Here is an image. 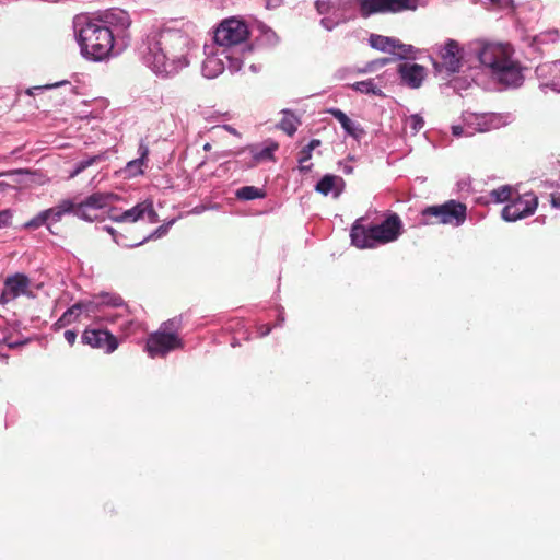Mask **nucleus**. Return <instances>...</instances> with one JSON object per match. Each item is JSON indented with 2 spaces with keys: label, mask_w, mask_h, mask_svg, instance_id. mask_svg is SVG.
Masks as SVG:
<instances>
[{
  "label": "nucleus",
  "mask_w": 560,
  "mask_h": 560,
  "mask_svg": "<svg viewBox=\"0 0 560 560\" xmlns=\"http://www.w3.org/2000/svg\"><path fill=\"white\" fill-rule=\"evenodd\" d=\"M510 121V116L497 113H466L464 115L465 125L471 129L467 135L475 132H487L506 126Z\"/></svg>",
  "instance_id": "obj_11"
},
{
  "label": "nucleus",
  "mask_w": 560,
  "mask_h": 560,
  "mask_svg": "<svg viewBox=\"0 0 560 560\" xmlns=\"http://www.w3.org/2000/svg\"><path fill=\"white\" fill-rule=\"evenodd\" d=\"M183 342L176 334L167 332L164 328L151 334L147 341V351L151 358L164 357L170 351L182 348Z\"/></svg>",
  "instance_id": "obj_12"
},
{
  "label": "nucleus",
  "mask_w": 560,
  "mask_h": 560,
  "mask_svg": "<svg viewBox=\"0 0 560 560\" xmlns=\"http://www.w3.org/2000/svg\"><path fill=\"white\" fill-rule=\"evenodd\" d=\"M405 124H406V127L409 128L413 135L417 133L424 126L423 118L419 115L409 116L406 119Z\"/></svg>",
  "instance_id": "obj_31"
},
{
  "label": "nucleus",
  "mask_w": 560,
  "mask_h": 560,
  "mask_svg": "<svg viewBox=\"0 0 560 560\" xmlns=\"http://www.w3.org/2000/svg\"><path fill=\"white\" fill-rule=\"evenodd\" d=\"M421 224H446L459 226L466 220V206L455 200H450L443 205L430 206L421 211Z\"/></svg>",
  "instance_id": "obj_9"
},
{
  "label": "nucleus",
  "mask_w": 560,
  "mask_h": 560,
  "mask_svg": "<svg viewBox=\"0 0 560 560\" xmlns=\"http://www.w3.org/2000/svg\"><path fill=\"white\" fill-rule=\"evenodd\" d=\"M277 149V145L266 147L261 150L253 151V158L256 162L269 160L272 158L273 151Z\"/></svg>",
  "instance_id": "obj_32"
},
{
  "label": "nucleus",
  "mask_w": 560,
  "mask_h": 560,
  "mask_svg": "<svg viewBox=\"0 0 560 560\" xmlns=\"http://www.w3.org/2000/svg\"><path fill=\"white\" fill-rule=\"evenodd\" d=\"M113 221L115 222H137L139 220H142L144 218H148V220L151 223L159 222V215L153 209V202L151 200H144L142 202L137 203L131 209H128L124 211L119 215H112L110 217Z\"/></svg>",
  "instance_id": "obj_14"
},
{
  "label": "nucleus",
  "mask_w": 560,
  "mask_h": 560,
  "mask_svg": "<svg viewBox=\"0 0 560 560\" xmlns=\"http://www.w3.org/2000/svg\"><path fill=\"white\" fill-rule=\"evenodd\" d=\"M351 88L363 94H373L377 96H383V88L384 81L382 77H377L374 79H369L365 81L355 82L351 85Z\"/></svg>",
  "instance_id": "obj_21"
},
{
  "label": "nucleus",
  "mask_w": 560,
  "mask_h": 560,
  "mask_svg": "<svg viewBox=\"0 0 560 560\" xmlns=\"http://www.w3.org/2000/svg\"><path fill=\"white\" fill-rule=\"evenodd\" d=\"M203 150L205 151H210L211 150V144L208 143V142L206 144H203Z\"/></svg>",
  "instance_id": "obj_49"
},
{
  "label": "nucleus",
  "mask_w": 560,
  "mask_h": 560,
  "mask_svg": "<svg viewBox=\"0 0 560 560\" xmlns=\"http://www.w3.org/2000/svg\"><path fill=\"white\" fill-rule=\"evenodd\" d=\"M117 315L110 317V322H114Z\"/></svg>",
  "instance_id": "obj_52"
},
{
  "label": "nucleus",
  "mask_w": 560,
  "mask_h": 560,
  "mask_svg": "<svg viewBox=\"0 0 560 560\" xmlns=\"http://www.w3.org/2000/svg\"><path fill=\"white\" fill-rule=\"evenodd\" d=\"M268 332H269V328H268L266 331H264L261 335H262V336H265V335H267Z\"/></svg>",
  "instance_id": "obj_51"
},
{
  "label": "nucleus",
  "mask_w": 560,
  "mask_h": 560,
  "mask_svg": "<svg viewBox=\"0 0 560 560\" xmlns=\"http://www.w3.org/2000/svg\"><path fill=\"white\" fill-rule=\"evenodd\" d=\"M248 35V27L244 22L229 19L217 28L213 44L220 48H226L230 54L238 56L244 62L252 52L247 43Z\"/></svg>",
  "instance_id": "obj_6"
},
{
  "label": "nucleus",
  "mask_w": 560,
  "mask_h": 560,
  "mask_svg": "<svg viewBox=\"0 0 560 560\" xmlns=\"http://www.w3.org/2000/svg\"><path fill=\"white\" fill-rule=\"evenodd\" d=\"M345 186V182L337 175H325L316 185V191L324 196L332 195L334 198L339 197Z\"/></svg>",
  "instance_id": "obj_20"
},
{
  "label": "nucleus",
  "mask_w": 560,
  "mask_h": 560,
  "mask_svg": "<svg viewBox=\"0 0 560 560\" xmlns=\"http://www.w3.org/2000/svg\"><path fill=\"white\" fill-rule=\"evenodd\" d=\"M12 219L11 210L0 211V229L7 228L10 225Z\"/></svg>",
  "instance_id": "obj_35"
},
{
  "label": "nucleus",
  "mask_w": 560,
  "mask_h": 560,
  "mask_svg": "<svg viewBox=\"0 0 560 560\" xmlns=\"http://www.w3.org/2000/svg\"><path fill=\"white\" fill-rule=\"evenodd\" d=\"M102 159V155H94L90 156L88 159H84L75 164L74 170L70 173L69 177L73 178L78 176L80 173H82L84 170L96 163Z\"/></svg>",
  "instance_id": "obj_29"
},
{
  "label": "nucleus",
  "mask_w": 560,
  "mask_h": 560,
  "mask_svg": "<svg viewBox=\"0 0 560 560\" xmlns=\"http://www.w3.org/2000/svg\"><path fill=\"white\" fill-rule=\"evenodd\" d=\"M121 305L122 300L120 296L110 293H103L93 296L91 300L82 301L72 305L55 323V326L58 328H62L77 322L80 315L83 313L86 314V316L91 317L95 316L96 313L103 311L105 307H118Z\"/></svg>",
  "instance_id": "obj_7"
},
{
  "label": "nucleus",
  "mask_w": 560,
  "mask_h": 560,
  "mask_svg": "<svg viewBox=\"0 0 560 560\" xmlns=\"http://www.w3.org/2000/svg\"><path fill=\"white\" fill-rule=\"evenodd\" d=\"M468 131H471V129H469L465 124L464 126H453L452 127V132L455 137H460V136H467L469 137L470 135H467Z\"/></svg>",
  "instance_id": "obj_37"
},
{
  "label": "nucleus",
  "mask_w": 560,
  "mask_h": 560,
  "mask_svg": "<svg viewBox=\"0 0 560 560\" xmlns=\"http://www.w3.org/2000/svg\"><path fill=\"white\" fill-rule=\"evenodd\" d=\"M441 62H436L439 72L451 74L459 70L466 52L456 40L450 39L439 49ZM467 54L477 56L491 75L506 86H518L523 81L520 65L512 59L510 46L497 43H475L468 46Z\"/></svg>",
  "instance_id": "obj_1"
},
{
  "label": "nucleus",
  "mask_w": 560,
  "mask_h": 560,
  "mask_svg": "<svg viewBox=\"0 0 560 560\" xmlns=\"http://www.w3.org/2000/svg\"><path fill=\"white\" fill-rule=\"evenodd\" d=\"M73 201L72 200H63L58 206L44 210L47 220L52 222H58L61 220L62 215L66 213H72Z\"/></svg>",
  "instance_id": "obj_24"
},
{
  "label": "nucleus",
  "mask_w": 560,
  "mask_h": 560,
  "mask_svg": "<svg viewBox=\"0 0 560 560\" xmlns=\"http://www.w3.org/2000/svg\"><path fill=\"white\" fill-rule=\"evenodd\" d=\"M328 113L339 121L343 130L352 138L361 139L365 135L361 125L350 119L341 109L330 108Z\"/></svg>",
  "instance_id": "obj_19"
},
{
  "label": "nucleus",
  "mask_w": 560,
  "mask_h": 560,
  "mask_svg": "<svg viewBox=\"0 0 560 560\" xmlns=\"http://www.w3.org/2000/svg\"><path fill=\"white\" fill-rule=\"evenodd\" d=\"M30 284L31 281L25 275L16 273L12 277H8L0 296V303L5 304L21 295L30 296Z\"/></svg>",
  "instance_id": "obj_16"
},
{
  "label": "nucleus",
  "mask_w": 560,
  "mask_h": 560,
  "mask_svg": "<svg viewBox=\"0 0 560 560\" xmlns=\"http://www.w3.org/2000/svg\"><path fill=\"white\" fill-rule=\"evenodd\" d=\"M206 58L202 62V74L208 79L220 75L225 67L231 72L242 69L243 61L238 56L232 55L226 48H220L214 44L205 46Z\"/></svg>",
  "instance_id": "obj_8"
},
{
  "label": "nucleus",
  "mask_w": 560,
  "mask_h": 560,
  "mask_svg": "<svg viewBox=\"0 0 560 560\" xmlns=\"http://www.w3.org/2000/svg\"><path fill=\"white\" fill-rule=\"evenodd\" d=\"M118 199L119 197L112 192H95L86 198L88 205H91L96 211L106 208Z\"/></svg>",
  "instance_id": "obj_22"
},
{
  "label": "nucleus",
  "mask_w": 560,
  "mask_h": 560,
  "mask_svg": "<svg viewBox=\"0 0 560 560\" xmlns=\"http://www.w3.org/2000/svg\"><path fill=\"white\" fill-rule=\"evenodd\" d=\"M138 328H140V324L133 320H128L121 325V330L127 336L136 331Z\"/></svg>",
  "instance_id": "obj_36"
},
{
  "label": "nucleus",
  "mask_w": 560,
  "mask_h": 560,
  "mask_svg": "<svg viewBox=\"0 0 560 560\" xmlns=\"http://www.w3.org/2000/svg\"><path fill=\"white\" fill-rule=\"evenodd\" d=\"M98 211L92 208L91 205H88V200L85 199L82 202L75 203L73 202L72 213L85 221H94L98 219Z\"/></svg>",
  "instance_id": "obj_25"
},
{
  "label": "nucleus",
  "mask_w": 560,
  "mask_h": 560,
  "mask_svg": "<svg viewBox=\"0 0 560 560\" xmlns=\"http://www.w3.org/2000/svg\"><path fill=\"white\" fill-rule=\"evenodd\" d=\"M47 221L48 220L46 218L45 211H42L35 218H33L32 220L26 222L24 224V228H26V229H37V228L42 226L43 224H45Z\"/></svg>",
  "instance_id": "obj_33"
},
{
  "label": "nucleus",
  "mask_w": 560,
  "mask_h": 560,
  "mask_svg": "<svg viewBox=\"0 0 560 560\" xmlns=\"http://www.w3.org/2000/svg\"><path fill=\"white\" fill-rule=\"evenodd\" d=\"M74 27L80 52L86 60L101 62L117 55L119 43L95 18L78 19Z\"/></svg>",
  "instance_id": "obj_4"
},
{
  "label": "nucleus",
  "mask_w": 560,
  "mask_h": 560,
  "mask_svg": "<svg viewBox=\"0 0 560 560\" xmlns=\"http://www.w3.org/2000/svg\"><path fill=\"white\" fill-rule=\"evenodd\" d=\"M387 62V59H381L380 61H374V62H371L364 70L363 72H368V71H372L374 69V67L380 63L381 66L385 65Z\"/></svg>",
  "instance_id": "obj_42"
},
{
  "label": "nucleus",
  "mask_w": 560,
  "mask_h": 560,
  "mask_svg": "<svg viewBox=\"0 0 560 560\" xmlns=\"http://www.w3.org/2000/svg\"><path fill=\"white\" fill-rule=\"evenodd\" d=\"M235 196L242 200L264 198L265 192L255 186H244L236 190Z\"/></svg>",
  "instance_id": "obj_27"
},
{
  "label": "nucleus",
  "mask_w": 560,
  "mask_h": 560,
  "mask_svg": "<svg viewBox=\"0 0 560 560\" xmlns=\"http://www.w3.org/2000/svg\"><path fill=\"white\" fill-rule=\"evenodd\" d=\"M370 45L378 50L393 52L399 56L400 58H405L409 56L413 48L410 45H406L400 43L398 39L393 37H387L383 35H371L370 36Z\"/></svg>",
  "instance_id": "obj_17"
},
{
  "label": "nucleus",
  "mask_w": 560,
  "mask_h": 560,
  "mask_svg": "<svg viewBox=\"0 0 560 560\" xmlns=\"http://www.w3.org/2000/svg\"><path fill=\"white\" fill-rule=\"evenodd\" d=\"M82 341L92 348L102 349L106 353L114 352L118 347L116 337L104 329H85L82 334Z\"/></svg>",
  "instance_id": "obj_15"
},
{
  "label": "nucleus",
  "mask_w": 560,
  "mask_h": 560,
  "mask_svg": "<svg viewBox=\"0 0 560 560\" xmlns=\"http://www.w3.org/2000/svg\"><path fill=\"white\" fill-rule=\"evenodd\" d=\"M229 155H230L229 152H222L221 154H215V159H220V158L229 156Z\"/></svg>",
  "instance_id": "obj_48"
},
{
  "label": "nucleus",
  "mask_w": 560,
  "mask_h": 560,
  "mask_svg": "<svg viewBox=\"0 0 560 560\" xmlns=\"http://www.w3.org/2000/svg\"><path fill=\"white\" fill-rule=\"evenodd\" d=\"M538 206L537 197L532 194H524L513 199L502 210V219L508 222H514L532 215Z\"/></svg>",
  "instance_id": "obj_13"
},
{
  "label": "nucleus",
  "mask_w": 560,
  "mask_h": 560,
  "mask_svg": "<svg viewBox=\"0 0 560 560\" xmlns=\"http://www.w3.org/2000/svg\"><path fill=\"white\" fill-rule=\"evenodd\" d=\"M551 202L553 207L560 208V194L557 196H552Z\"/></svg>",
  "instance_id": "obj_44"
},
{
  "label": "nucleus",
  "mask_w": 560,
  "mask_h": 560,
  "mask_svg": "<svg viewBox=\"0 0 560 560\" xmlns=\"http://www.w3.org/2000/svg\"><path fill=\"white\" fill-rule=\"evenodd\" d=\"M173 222H174V221H171L167 225H165V226H164V225H162V226L158 228V229H156V230H155L151 235H149L148 237H145L143 241H141V242H139V243L135 244V246L141 245V244H143L145 241H148V240H150V238H152V237H160V236L164 235V234L167 232L168 226H170V225H172V224H173Z\"/></svg>",
  "instance_id": "obj_34"
},
{
  "label": "nucleus",
  "mask_w": 560,
  "mask_h": 560,
  "mask_svg": "<svg viewBox=\"0 0 560 560\" xmlns=\"http://www.w3.org/2000/svg\"><path fill=\"white\" fill-rule=\"evenodd\" d=\"M139 50L147 67L160 77L174 75L190 62V38L176 28L150 32Z\"/></svg>",
  "instance_id": "obj_2"
},
{
  "label": "nucleus",
  "mask_w": 560,
  "mask_h": 560,
  "mask_svg": "<svg viewBox=\"0 0 560 560\" xmlns=\"http://www.w3.org/2000/svg\"><path fill=\"white\" fill-rule=\"evenodd\" d=\"M343 72H345V70H339V71L336 73V75L338 77V79L342 80V79L345 78Z\"/></svg>",
  "instance_id": "obj_46"
},
{
  "label": "nucleus",
  "mask_w": 560,
  "mask_h": 560,
  "mask_svg": "<svg viewBox=\"0 0 560 560\" xmlns=\"http://www.w3.org/2000/svg\"><path fill=\"white\" fill-rule=\"evenodd\" d=\"M106 231H107L109 234H112V235H113L114 241H115L118 245L128 246L127 244H124V243L121 242V240H120V237H119L118 235H116V232H115V230H114L113 228L107 226V228H106Z\"/></svg>",
  "instance_id": "obj_41"
},
{
  "label": "nucleus",
  "mask_w": 560,
  "mask_h": 560,
  "mask_svg": "<svg viewBox=\"0 0 560 560\" xmlns=\"http://www.w3.org/2000/svg\"><path fill=\"white\" fill-rule=\"evenodd\" d=\"M512 195V187L511 186H501L498 189H493L490 192V197L495 202H504L506 201Z\"/></svg>",
  "instance_id": "obj_30"
},
{
  "label": "nucleus",
  "mask_w": 560,
  "mask_h": 560,
  "mask_svg": "<svg viewBox=\"0 0 560 560\" xmlns=\"http://www.w3.org/2000/svg\"><path fill=\"white\" fill-rule=\"evenodd\" d=\"M223 129L228 130V131H229V132H231V133L236 135L235 129H234V128H232L231 126H224V127H223Z\"/></svg>",
  "instance_id": "obj_45"
},
{
  "label": "nucleus",
  "mask_w": 560,
  "mask_h": 560,
  "mask_svg": "<svg viewBox=\"0 0 560 560\" xmlns=\"http://www.w3.org/2000/svg\"><path fill=\"white\" fill-rule=\"evenodd\" d=\"M311 151L307 150V148H304L302 151H301V156H300V164L302 166V168H307L306 166H304V163L311 159Z\"/></svg>",
  "instance_id": "obj_39"
},
{
  "label": "nucleus",
  "mask_w": 560,
  "mask_h": 560,
  "mask_svg": "<svg viewBox=\"0 0 560 560\" xmlns=\"http://www.w3.org/2000/svg\"><path fill=\"white\" fill-rule=\"evenodd\" d=\"M283 118L280 121V128L285 131L289 136H292L300 125V121L295 115H293L291 112L284 109L283 112Z\"/></svg>",
  "instance_id": "obj_26"
},
{
  "label": "nucleus",
  "mask_w": 560,
  "mask_h": 560,
  "mask_svg": "<svg viewBox=\"0 0 560 560\" xmlns=\"http://www.w3.org/2000/svg\"><path fill=\"white\" fill-rule=\"evenodd\" d=\"M65 339L68 341L70 346H72L75 342L77 334L73 330H66L65 331Z\"/></svg>",
  "instance_id": "obj_40"
},
{
  "label": "nucleus",
  "mask_w": 560,
  "mask_h": 560,
  "mask_svg": "<svg viewBox=\"0 0 560 560\" xmlns=\"http://www.w3.org/2000/svg\"><path fill=\"white\" fill-rule=\"evenodd\" d=\"M401 220L397 214H390L380 224L364 225L363 219H358L351 229V242L358 248H374L377 245L396 241L401 234Z\"/></svg>",
  "instance_id": "obj_5"
},
{
  "label": "nucleus",
  "mask_w": 560,
  "mask_h": 560,
  "mask_svg": "<svg viewBox=\"0 0 560 560\" xmlns=\"http://www.w3.org/2000/svg\"><path fill=\"white\" fill-rule=\"evenodd\" d=\"M97 22H101L103 27L110 31L117 42L124 45L125 40L128 36V28L130 27L132 21L129 13L119 8H113L101 12L97 16H95Z\"/></svg>",
  "instance_id": "obj_10"
},
{
  "label": "nucleus",
  "mask_w": 560,
  "mask_h": 560,
  "mask_svg": "<svg viewBox=\"0 0 560 560\" xmlns=\"http://www.w3.org/2000/svg\"><path fill=\"white\" fill-rule=\"evenodd\" d=\"M353 4L359 5L363 18H368L376 13L416 10L418 0H317L315 7L319 14L327 15L322 19L320 24L331 31L349 19L346 12Z\"/></svg>",
  "instance_id": "obj_3"
},
{
  "label": "nucleus",
  "mask_w": 560,
  "mask_h": 560,
  "mask_svg": "<svg viewBox=\"0 0 560 560\" xmlns=\"http://www.w3.org/2000/svg\"><path fill=\"white\" fill-rule=\"evenodd\" d=\"M139 154L140 156L138 159L128 162L126 166V172L129 176H137L143 173V166L149 154V148L144 144H140Z\"/></svg>",
  "instance_id": "obj_23"
},
{
  "label": "nucleus",
  "mask_w": 560,
  "mask_h": 560,
  "mask_svg": "<svg viewBox=\"0 0 560 560\" xmlns=\"http://www.w3.org/2000/svg\"><path fill=\"white\" fill-rule=\"evenodd\" d=\"M319 145H320V141H319V140H317V139H313V140L307 144V147H306V148H307V150H310V151L312 152L315 148H317V147H319Z\"/></svg>",
  "instance_id": "obj_43"
},
{
  "label": "nucleus",
  "mask_w": 560,
  "mask_h": 560,
  "mask_svg": "<svg viewBox=\"0 0 560 560\" xmlns=\"http://www.w3.org/2000/svg\"><path fill=\"white\" fill-rule=\"evenodd\" d=\"M557 71V72H560V61H556L551 65H541V66H538L537 69H536V73L538 77L542 78V77H546L547 72L548 71ZM551 88L558 92H560V82H555L552 81L551 82Z\"/></svg>",
  "instance_id": "obj_28"
},
{
  "label": "nucleus",
  "mask_w": 560,
  "mask_h": 560,
  "mask_svg": "<svg viewBox=\"0 0 560 560\" xmlns=\"http://www.w3.org/2000/svg\"><path fill=\"white\" fill-rule=\"evenodd\" d=\"M250 69H252V71H253V72H257V71H258V69L256 68V66H255V65H252V66H250Z\"/></svg>",
  "instance_id": "obj_50"
},
{
  "label": "nucleus",
  "mask_w": 560,
  "mask_h": 560,
  "mask_svg": "<svg viewBox=\"0 0 560 560\" xmlns=\"http://www.w3.org/2000/svg\"><path fill=\"white\" fill-rule=\"evenodd\" d=\"M402 82L411 89H417L425 78V69L418 63L405 62L399 66Z\"/></svg>",
  "instance_id": "obj_18"
},
{
  "label": "nucleus",
  "mask_w": 560,
  "mask_h": 560,
  "mask_svg": "<svg viewBox=\"0 0 560 560\" xmlns=\"http://www.w3.org/2000/svg\"><path fill=\"white\" fill-rule=\"evenodd\" d=\"M66 82L62 81V82H57V83H54V84H47V85H44V86H34V88H31L26 91V93L28 95H34V92L37 91V90H42V89H54V88H58L60 85H63Z\"/></svg>",
  "instance_id": "obj_38"
},
{
  "label": "nucleus",
  "mask_w": 560,
  "mask_h": 560,
  "mask_svg": "<svg viewBox=\"0 0 560 560\" xmlns=\"http://www.w3.org/2000/svg\"><path fill=\"white\" fill-rule=\"evenodd\" d=\"M266 35H267L268 39H271V38H275V37H276L275 33H273V32H271V31H268V32L266 33Z\"/></svg>",
  "instance_id": "obj_47"
}]
</instances>
